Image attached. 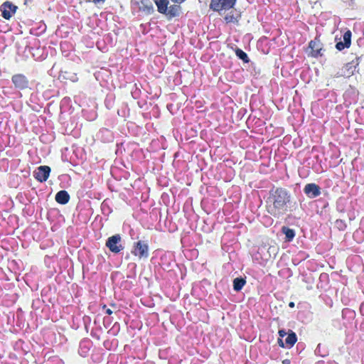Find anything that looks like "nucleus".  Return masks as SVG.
<instances>
[{
	"label": "nucleus",
	"instance_id": "1",
	"mask_svg": "<svg viewBox=\"0 0 364 364\" xmlns=\"http://www.w3.org/2000/svg\"><path fill=\"white\" fill-rule=\"evenodd\" d=\"M290 194L284 188H272L266 201L267 211L274 218H279L288 210L287 204L290 202Z\"/></svg>",
	"mask_w": 364,
	"mask_h": 364
},
{
	"label": "nucleus",
	"instance_id": "2",
	"mask_svg": "<svg viewBox=\"0 0 364 364\" xmlns=\"http://www.w3.org/2000/svg\"><path fill=\"white\" fill-rule=\"evenodd\" d=\"M173 4L169 5L168 0H153L157 7V11L164 15L168 20L178 17L182 13L181 4L186 0H171Z\"/></svg>",
	"mask_w": 364,
	"mask_h": 364
},
{
	"label": "nucleus",
	"instance_id": "3",
	"mask_svg": "<svg viewBox=\"0 0 364 364\" xmlns=\"http://www.w3.org/2000/svg\"><path fill=\"white\" fill-rule=\"evenodd\" d=\"M149 245L143 240H139L134 242L132 250L131 251L132 254L139 259L147 258L149 255Z\"/></svg>",
	"mask_w": 364,
	"mask_h": 364
},
{
	"label": "nucleus",
	"instance_id": "4",
	"mask_svg": "<svg viewBox=\"0 0 364 364\" xmlns=\"http://www.w3.org/2000/svg\"><path fill=\"white\" fill-rule=\"evenodd\" d=\"M236 0H211L210 8L214 11L220 12L232 9Z\"/></svg>",
	"mask_w": 364,
	"mask_h": 364
},
{
	"label": "nucleus",
	"instance_id": "5",
	"mask_svg": "<svg viewBox=\"0 0 364 364\" xmlns=\"http://www.w3.org/2000/svg\"><path fill=\"white\" fill-rule=\"evenodd\" d=\"M105 245L110 252L114 254L119 253L124 249L122 244V237L119 234L109 237L106 241Z\"/></svg>",
	"mask_w": 364,
	"mask_h": 364
},
{
	"label": "nucleus",
	"instance_id": "6",
	"mask_svg": "<svg viewBox=\"0 0 364 364\" xmlns=\"http://www.w3.org/2000/svg\"><path fill=\"white\" fill-rule=\"evenodd\" d=\"M11 81L14 87L18 90H26L28 87L29 81L28 78L21 73L15 74L11 77Z\"/></svg>",
	"mask_w": 364,
	"mask_h": 364
},
{
	"label": "nucleus",
	"instance_id": "7",
	"mask_svg": "<svg viewBox=\"0 0 364 364\" xmlns=\"http://www.w3.org/2000/svg\"><path fill=\"white\" fill-rule=\"evenodd\" d=\"M309 48L311 49V56L318 58L323 55L321 50H323V44L318 37H316L314 40L309 43Z\"/></svg>",
	"mask_w": 364,
	"mask_h": 364
},
{
	"label": "nucleus",
	"instance_id": "8",
	"mask_svg": "<svg viewBox=\"0 0 364 364\" xmlns=\"http://www.w3.org/2000/svg\"><path fill=\"white\" fill-rule=\"evenodd\" d=\"M50 171L48 166H40L33 172V176L38 182L43 183L49 178Z\"/></svg>",
	"mask_w": 364,
	"mask_h": 364
},
{
	"label": "nucleus",
	"instance_id": "9",
	"mask_svg": "<svg viewBox=\"0 0 364 364\" xmlns=\"http://www.w3.org/2000/svg\"><path fill=\"white\" fill-rule=\"evenodd\" d=\"M0 9L1 11L2 17L6 20H9L16 13L17 6L9 1H6L1 6Z\"/></svg>",
	"mask_w": 364,
	"mask_h": 364
},
{
	"label": "nucleus",
	"instance_id": "10",
	"mask_svg": "<svg viewBox=\"0 0 364 364\" xmlns=\"http://www.w3.org/2000/svg\"><path fill=\"white\" fill-rule=\"evenodd\" d=\"M304 192L309 198H314L321 195V188L314 183H307L304 186Z\"/></svg>",
	"mask_w": 364,
	"mask_h": 364
},
{
	"label": "nucleus",
	"instance_id": "11",
	"mask_svg": "<svg viewBox=\"0 0 364 364\" xmlns=\"http://www.w3.org/2000/svg\"><path fill=\"white\" fill-rule=\"evenodd\" d=\"M352 33L350 30L346 31L343 36V42L340 41L336 44V48L338 50H343L344 48H350L351 45Z\"/></svg>",
	"mask_w": 364,
	"mask_h": 364
},
{
	"label": "nucleus",
	"instance_id": "12",
	"mask_svg": "<svg viewBox=\"0 0 364 364\" xmlns=\"http://www.w3.org/2000/svg\"><path fill=\"white\" fill-rule=\"evenodd\" d=\"M359 63L360 58H356L355 60L346 64L344 69L346 70V72L344 73V75L346 77L352 76L356 71Z\"/></svg>",
	"mask_w": 364,
	"mask_h": 364
},
{
	"label": "nucleus",
	"instance_id": "13",
	"mask_svg": "<svg viewBox=\"0 0 364 364\" xmlns=\"http://www.w3.org/2000/svg\"><path fill=\"white\" fill-rule=\"evenodd\" d=\"M139 9L146 15L151 14L154 11L152 3L150 0H140Z\"/></svg>",
	"mask_w": 364,
	"mask_h": 364
},
{
	"label": "nucleus",
	"instance_id": "14",
	"mask_svg": "<svg viewBox=\"0 0 364 364\" xmlns=\"http://www.w3.org/2000/svg\"><path fill=\"white\" fill-rule=\"evenodd\" d=\"M70 195L66 191H58L55 197V201L61 205L67 204L70 200Z\"/></svg>",
	"mask_w": 364,
	"mask_h": 364
},
{
	"label": "nucleus",
	"instance_id": "15",
	"mask_svg": "<svg viewBox=\"0 0 364 364\" xmlns=\"http://www.w3.org/2000/svg\"><path fill=\"white\" fill-rule=\"evenodd\" d=\"M297 341L296 334L291 330H289L287 337L285 339V344L287 348H291Z\"/></svg>",
	"mask_w": 364,
	"mask_h": 364
},
{
	"label": "nucleus",
	"instance_id": "16",
	"mask_svg": "<svg viewBox=\"0 0 364 364\" xmlns=\"http://www.w3.org/2000/svg\"><path fill=\"white\" fill-rule=\"evenodd\" d=\"M282 232L285 235L286 240L288 242L291 241L295 237L294 230L288 227H282Z\"/></svg>",
	"mask_w": 364,
	"mask_h": 364
},
{
	"label": "nucleus",
	"instance_id": "17",
	"mask_svg": "<svg viewBox=\"0 0 364 364\" xmlns=\"http://www.w3.org/2000/svg\"><path fill=\"white\" fill-rule=\"evenodd\" d=\"M245 284L246 281L245 279L237 277L233 280V289L235 291H239L243 288Z\"/></svg>",
	"mask_w": 364,
	"mask_h": 364
},
{
	"label": "nucleus",
	"instance_id": "18",
	"mask_svg": "<svg viewBox=\"0 0 364 364\" xmlns=\"http://www.w3.org/2000/svg\"><path fill=\"white\" fill-rule=\"evenodd\" d=\"M236 55L241 60H242L245 63L249 62V58L246 53H245L243 50H242L240 48H237L235 50Z\"/></svg>",
	"mask_w": 364,
	"mask_h": 364
},
{
	"label": "nucleus",
	"instance_id": "19",
	"mask_svg": "<svg viewBox=\"0 0 364 364\" xmlns=\"http://www.w3.org/2000/svg\"><path fill=\"white\" fill-rule=\"evenodd\" d=\"M225 22L227 23H235L237 21V18L235 16L234 14L232 11H230V13H228L224 18Z\"/></svg>",
	"mask_w": 364,
	"mask_h": 364
},
{
	"label": "nucleus",
	"instance_id": "20",
	"mask_svg": "<svg viewBox=\"0 0 364 364\" xmlns=\"http://www.w3.org/2000/svg\"><path fill=\"white\" fill-rule=\"evenodd\" d=\"M277 343L278 345L281 347V348H285L287 347L286 346V344L283 341L282 338H279L278 340H277Z\"/></svg>",
	"mask_w": 364,
	"mask_h": 364
},
{
	"label": "nucleus",
	"instance_id": "21",
	"mask_svg": "<svg viewBox=\"0 0 364 364\" xmlns=\"http://www.w3.org/2000/svg\"><path fill=\"white\" fill-rule=\"evenodd\" d=\"M278 333H279V338H284L287 334V332L285 331V330H284V329L279 330Z\"/></svg>",
	"mask_w": 364,
	"mask_h": 364
},
{
	"label": "nucleus",
	"instance_id": "22",
	"mask_svg": "<svg viewBox=\"0 0 364 364\" xmlns=\"http://www.w3.org/2000/svg\"><path fill=\"white\" fill-rule=\"evenodd\" d=\"M89 1L93 2L95 4H102L105 3V0H88Z\"/></svg>",
	"mask_w": 364,
	"mask_h": 364
},
{
	"label": "nucleus",
	"instance_id": "23",
	"mask_svg": "<svg viewBox=\"0 0 364 364\" xmlns=\"http://www.w3.org/2000/svg\"><path fill=\"white\" fill-rule=\"evenodd\" d=\"M106 314L111 315L112 314V311L110 309H106Z\"/></svg>",
	"mask_w": 364,
	"mask_h": 364
},
{
	"label": "nucleus",
	"instance_id": "24",
	"mask_svg": "<svg viewBox=\"0 0 364 364\" xmlns=\"http://www.w3.org/2000/svg\"><path fill=\"white\" fill-rule=\"evenodd\" d=\"M282 363H283V364H290V360H287V359L284 360L282 361Z\"/></svg>",
	"mask_w": 364,
	"mask_h": 364
},
{
	"label": "nucleus",
	"instance_id": "25",
	"mask_svg": "<svg viewBox=\"0 0 364 364\" xmlns=\"http://www.w3.org/2000/svg\"><path fill=\"white\" fill-rule=\"evenodd\" d=\"M294 305H295V304H294V302H293V301H291V302H289V307H291V308H294Z\"/></svg>",
	"mask_w": 364,
	"mask_h": 364
},
{
	"label": "nucleus",
	"instance_id": "26",
	"mask_svg": "<svg viewBox=\"0 0 364 364\" xmlns=\"http://www.w3.org/2000/svg\"><path fill=\"white\" fill-rule=\"evenodd\" d=\"M339 223H342V221H341V220H338L336 221V224H338Z\"/></svg>",
	"mask_w": 364,
	"mask_h": 364
},
{
	"label": "nucleus",
	"instance_id": "27",
	"mask_svg": "<svg viewBox=\"0 0 364 364\" xmlns=\"http://www.w3.org/2000/svg\"><path fill=\"white\" fill-rule=\"evenodd\" d=\"M102 309H105V310H106V309H107V306H106L105 304V305H103Z\"/></svg>",
	"mask_w": 364,
	"mask_h": 364
}]
</instances>
